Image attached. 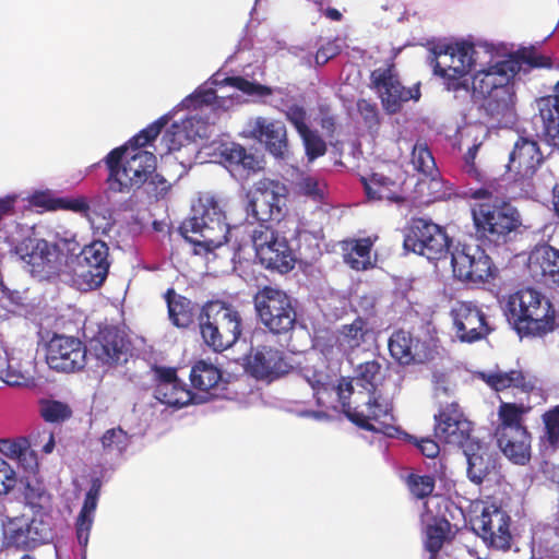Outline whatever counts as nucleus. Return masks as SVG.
I'll return each mask as SVG.
<instances>
[{
  "label": "nucleus",
  "instance_id": "nucleus-1",
  "mask_svg": "<svg viewBox=\"0 0 559 559\" xmlns=\"http://www.w3.org/2000/svg\"><path fill=\"white\" fill-rule=\"evenodd\" d=\"M550 57L538 53L534 46L522 47L498 61L475 72L472 91L483 98L479 111L492 127L504 128L516 120L514 76L532 68H551Z\"/></svg>",
  "mask_w": 559,
  "mask_h": 559
},
{
  "label": "nucleus",
  "instance_id": "nucleus-2",
  "mask_svg": "<svg viewBox=\"0 0 559 559\" xmlns=\"http://www.w3.org/2000/svg\"><path fill=\"white\" fill-rule=\"evenodd\" d=\"M168 118L160 117L135 134L126 145L111 150L104 158L108 170L107 185L112 192L129 193L141 188L156 169V156L143 150L154 141Z\"/></svg>",
  "mask_w": 559,
  "mask_h": 559
},
{
  "label": "nucleus",
  "instance_id": "nucleus-3",
  "mask_svg": "<svg viewBox=\"0 0 559 559\" xmlns=\"http://www.w3.org/2000/svg\"><path fill=\"white\" fill-rule=\"evenodd\" d=\"M472 218L478 239L489 247L511 242L522 227V215L511 201L496 193L492 185L472 190Z\"/></svg>",
  "mask_w": 559,
  "mask_h": 559
},
{
  "label": "nucleus",
  "instance_id": "nucleus-4",
  "mask_svg": "<svg viewBox=\"0 0 559 559\" xmlns=\"http://www.w3.org/2000/svg\"><path fill=\"white\" fill-rule=\"evenodd\" d=\"M192 212L179 230L194 246L195 254H207L228 241L229 224L223 199L209 192L200 193Z\"/></svg>",
  "mask_w": 559,
  "mask_h": 559
},
{
  "label": "nucleus",
  "instance_id": "nucleus-5",
  "mask_svg": "<svg viewBox=\"0 0 559 559\" xmlns=\"http://www.w3.org/2000/svg\"><path fill=\"white\" fill-rule=\"evenodd\" d=\"M509 321L520 337H542L554 331L556 310L540 292L526 287L509 296Z\"/></svg>",
  "mask_w": 559,
  "mask_h": 559
},
{
  "label": "nucleus",
  "instance_id": "nucleus-6",
  "mask_svg": "<svg viewBox=\"0 0 559 559\" xmlns=\"http://www.w3.org/2000/svg\"><path fill=\"white\" fill-rule=\"evenodd\" d=\"M198 321L204 343L217 353L231 347L242 333L240 312L223 300L205 302L200 310Z\"/></svg>",
  "mask_w": 559,
  "mask_h": 559
},
{
  "label": "nucleus",
  "instance_id": "nucleus-7",
  "mask_svg": "<svg viewBox=\"0 0 559 559\" xmlns=\"http://www.w3.org/2000/svg\"><path fill=\"white\" fill-rule=\"evenodd\" d=\"M253 306L261 324L271 334L290 335L298 322L297 301L285 290L265 285L253 296Z\"/></svg>",
  "mask_w": 559,
  "mask_h": 559
},
{
  "label": "nucleus",
  "instance_id": "nucleus-8",
  "mask_svg": "<svg viewBox=\"0 0 559 559\" xmlns=\"http://www.w3.org/2000/svg\"><path fill=\"white\" fill-rule=\"evenodd\" d=\"M346 417L357 427L394 437L399 432L392 403L377 393L358 392L353 404H346Z\"/></svg>",
  "mask_w": 559,
  "mask_h": 559
},
{
  "label": "nucleus",
  "instance_id": "nucleus-9",
  "mask_svg": "<svg viewBox=\"0 0 559 559\" xmlns=\"http://www.w3.org/2000/svg\"><path fill=\"white\" fill-rule=\"evenodd\" d=\"M288 189L278 180L262 178L248 191L246 212L260 224L280 222L284 216Z\"/></svg>",
  "mask_w": 559,
  "mask_h": 559
},
{
  "label": "nucleus",
  "instance_id": "nucleus-10",
  "mask_svg": "<svg viewBox=\"0 0 559 559\" xmlns=\"http://www.w3.org/2000/svg\"><path fill=\"white\" fill-rule=\"evenodd\" d=\"M255 255L271 271L286 274L295 267V254L284 236L272 224H259L251 233Z\"/></svg>",
  "mask_w": 559,
  "mask_h": 559
},
{
  "label": "nucleus",
  "instance_id": "nucleus-11",
  "mask_svg": "<svg viewBox=\"0 0 559 559\" xmlns=\"http://www.w3.org/2000/svg\"><path fill=\"white\" fill-rule=\"evenodd\" d=\"M545 159L536 140L520 135L514 142L507 164V174L512 185L521 192H532L535 188L534 177Z\"/></svg>",
  "mask_w": 559,
  "mask_h": 559
},
{
  "label": "nucleus",
  "instance_id": "nucleus-12",
  "mask_svg": "<svg viewBox=\"0 0 559 559\" xmlns=\"http://www.w3.org/2000/svg\"><path fill=\"white\" fill-rule=\"evenodd\" d=\"M453 276L472 284H484L497 276L498 270L491 258L477 245L459 242L451 251Z\"/></svg>",
  "mask_w": 559,
  "mask_h": 559
},
{
  "label": "nucleus",
  "instance_id": "nucleus-13",
  "mask_svg": "<svg viewBox=\"0 0 559 559\" xmlns=\"http://www.w3.org/2000/svg\"><path fill=\"white\" fill-rule=\"evenodd\" d=\"M370 87L379 94L384 110L391 115L399 112L404 103L418 100L421 95L418 84L412 87L402 84L393 59L371 71Z\"/></svg>",
  "mask_w": 559,
  "mask_h": 559
},
{
  "label": "nucleus",
  "instance_id": "nucleus-14",
  "mask_svg": "<svg viewBox=\"0 0 559 559\" xmlns=\"http://www.w3.org/2000/svg\"><path fill=\"white\" fill-rule=\"evenodd\" d=\"M451 246L445 229L438 224L421 218H413L404 237V247L428 260L444 258Z\"/></svg>",
  "mask_w": 559,
  "mask_h": 559
},
{
  "label": "nucleus",
  "instance_id": "nucleus-15",
  "mask_svg": "<svg viewBox=\"0 0 559 559\" xmlns=\"http://www.w3.org/2000/svg\"><path fill=\"white\" fill-rule=\"evenodd\" d=\"M435 418V437L444 443L464 448L472 440L473 423L465 416L456 401L440 404Z\"/></svg>",
  "mask_w": 559,
  "mask_h": 559
},
{
  "label": "nucleus",
  "instance_id": "nucleus-16",
  "mask_svg": "<svg viewBox=\"0 0 559 559\" xmlns=\"http://www.w3.org/2000/svg\"><path fill=\"white\" fill-rule=\"evenodd\" d=\"M294 369L292 359L284 350L271 345L251 348L246 359V370L257 380L274 381Z\"/></svg>",
  "mask_w": 559,
  "mask_h": 559
},
{
  "label": "nucleus",
  "instance_id": "nucleus-17",
  "mask_svg": "<svg viewBox=\"0 0 559 559\" xmlns=\"http://www.w3.org/2000/svg\"><path fill=\"white\" fill-rule=\"evenodd\" d=\"M48 366L61 372L82 370L86 362V347L74 336L53 334L46 345Z\"/></svg>",
  "mask_w": 559,
  "mask_h": 559
},
{
  "label": "nucleus",
  "instance_id": "nucleus-18",
  "mask_svg": "<svg viewBox=\"0 0 559 559\" xmlns=\"http://www.w3.org/2000/svg\"><path fill=\"white\" fill-rule=\"evenodd\" d=\"M450 316L455 336L463 343L478 342L491 332L486 313L474 301H456L451 308Z\"/></svg>",
  "mask_w": 559,
  "mask_h": 559
},
{
  "label": "nucleus",
  "instance_id": "nucleus-19",
  "mask_svg": "<svg viewBox=\"0 0 559 559\" xmlns=\"http://www.w3.org/2000/svg\"><path fill=\"white\" fill-rule=\"evenodd\" d=\"M429 63L433 67L436 75L453 73L468 74L474 68L475 53L474 45L471 43H461L455 45L435 44L429 49Z\"/></svg>",
  "mask_w": 559,
  "mask_h": 559
},
{
  "label": "nucleus",
  "instance_id": "nucleus-20",
  "mask_svg": "<svg viewBox=\"0 0 559 559\" xmlns=\"http://www.w3.org/2000/svg\"><path fill=\"white\" fill-rule=\"evenodd\" d=\"M108 257L109 248L102 240H95L81 250L75 272L88 289L100 287L107 278L110 266Z\"/></svg>",
  "mask_w": 559,
  "mask_h": 559
},
{
  "label": "nucleus",
  "instance_id": "nucleus-21",
  "mask_svg": "<svg viewBox=\"0 0 559 559\" xmlns=\"http://www.w3.org/2000/svg\"><path fill=\"white\" fill-rule=\"evenodd\" d=\"M4 537L8 547L33 550L51 538V528L40 519L14 518L9 521Z\"/></svg>",
  "mask_w": 559,
  "mask_h": 559
},
{
  "label": "nucleus",
  "instance_id": "nucleus-22",
  "mask_svg": "<svg viewBox=\"0 0 559 559\" xmlns=\"http://www.w3.org/2000/svg\"><path fill=\"white\" fill-rule=\"evenodd\" d=\"M472 524L474 531L492 547L503 550L511 547L510 516L501 508L493 504L485 507Z\"/></svg>",
  "mask_w": 559,
  "mask_h": 559
},
{
  "label": "nucleus",
  "instance_id": "nucleus-23",
  "mask_svg": "<svg viewBox=\"0 0 559 559\" xmlns=\"http://www.w3.org/2000/svg\"><path fill=\"white\" fill-rule=\"evenodd\" d=\"M128 340L126 335L112 325L99 329L91 340V354L104 367H114L128 360Z\"/></svg>",
  "mask_w": 559,
  "mask_h": 559
},
{
  "label": "nucleus",
  "instance_id": "nucleus-24",
  "mask_svg": "<svg viewBox=\"0 0 559 559\" xmlns=\"http://www.w3.org/2000/svg\"><path fill=\"white\" fill-rule=\"evenodd\" d=\"M466 456V476L468 480L480 486L500 475L498 455L478 441H471L463 448Z\"/></svg>",
  "mask_w": 559,
  "mask_h": 559
},
{
  "label": "nucleus",
  "instance_id": "nucleus-25",
  "mask_svg": "<svg viewBox=\"0 0 559 559\" xmlns=\"http://www.w3.org/2000/svg\"><path fill=\"white\" fill-rule=\"evenodd\" d=\"M250 136L264 144L266 151L276 158H283L288 151L287 130L278 120L257 117L249 121Z\"/></svg>",
  "mask_w": 559,
  "mask_h": 559
},
{
  "label": "nucleus",
  "instance_id": "nucleus-26",
  "mask_svg": "<svg viewBox=\"0 0 559 559\" xmlns=\"http://www.w3.org/2000/svg\"><path fill=\"white\" fill-rule=\"evenodd\" d=\"M527 269L536 281H548L559 286V249L543 243L530 253Z\"/></svg>",
  "mask_w": 559,
  "mask_h": 559
},
{
  "label": "nucleus",
  "instance_id": "nucleus-27",
  "mask_svg": "<svg viewBox=\"0 0 559 559\" xmlns=\"http://www.w3.org/2000/svg\"><path fill=\"white\" fill-rule=\"evenodd\" d=\"M15 253L24 263L43 271L57 258L58 247L45 239L26 237L15 246Z\"/></svg>",
  "mask_w": 559,
  "mask_h": 559
},
{
  "label": "nucleus",
  "instance_id": "nucleus-28",
  "mask_svg": "<svg viewBox=\"0 0 559 559\" xmlns=\"http://www.w3.org/2000/svg\"><path fill=\"white\" fill-rule=\"evenodd\" d=\"M498 445L513 463L525 465L531 459V433L527 428L500 432Z\"/></svg>",
  "mask_w": 559,
  "mask_h": 559
},
{
  "label": "nucleus",
  "instance_id": "nucleus-29",
  "mask_svg": "<svg viewBox=\"0 0 559 559\" xmlns=\"http://www.w3.org/2000/svg\"><path fill=\"white\" fill-rule=\"evenodd\" d=\"M481 379L492 390L499 392L509 388L520 389L524 393H530L536 388L534 377L527 376L522 370L495 371L481 373Z\"/></svg>",
  "mask_w": 559,
  "mask_h": 559
},
{
  "label": "nucleus",
  "instance_id": "nucleus-30",
  "mask_svg": "<svg viewBox=\"0 0 559 559\" xmlns=\"http://www.w3.org/2000/svg\"><path fill=\"white\" fill-rule=\"evenodd\" d=\"M354 388L350 381L343 380L337 385L332 384L330 381L320 390L313 393L317 405L326 411L337 409L341 404L343 413L346 415V404L352 405L355 396Z\"/></svg>",
  "mask_w": 559,
  "mask_h": 559
},
{
  "label": "nucleus",
  "instance_id": "nucleus-31",
  "mask_svg": "<svg viewBox=\"0 0 559 559\" xmlns=\"http://www.w3.org/2000/svg\"><path fill=\"white\" fill-rule=\"evenodd\" d=\"M421 522L426 524L425 547L436 556L443 547L451 532V524L444 516H433L429 509L428 502H424V512L420 515Z\"/></svg>",
  "mask_w": 559,
  "mask_h": 559
},
{
  "label": "nucleus",
  "instance_id": "nucleus-32",
  "mask_svg": "<svg viewBox=\"0 0 559 559\" xmlns=\"http://www.w3.org/2000/svg\"><path fill=\"white\" fill-rule=\"evenodd\" d=\"M361 182L366 197L370 201L400 202L403 200L400 195V183L383 174L373 173L368 177H362Z\"/></svg>",
  "mask_w": 559,
  "mask_h": 559
},
{
  "label": "nucleus",
  "instance_id": "nucleus-33",
  "mask_svg": "<svg viewBox=\"0 0 559 559\" xmlns=\"http://www.w3.org/2000/svg\"><path fill=\"white\" fill-rule=\"evenodd\" d=\"M373 241L370 237L349 239L343 242L344 262L354 271H367L374 266L371 260Z\"/></svg>",
  "mask_w": 559,
  "mask_h": 559
},
{
  "label": "nucleus",
  "instance_id": "nucleus-34",
  "mask_svg": "<svg viewBox=\"0 0 559 559\" xmlns=\"http://www.w3.org/2000/svg\"><path fill=\"white\" fill-rule=\"evenodd\" d=\"M417 192L420 202L430 204L439 201H445L455 195L453 185L444 180L439 173L437 175L424 176L417 182Z\"/></svg>",
  "mask_w": 559,
  "mask_h": 559
},
{
  "label": "nucleus",
  "instance_id": "nucleus-35",
  "mask_svg": "<svg viewBox=\"0 0 559 559\" xmlns=\"http://www.w3.org/2000/svg\"><path fill=\"white\" fill-rule=\"evenodd\" d=\"M418 340H416L411 332L403 329L396 330L392 333L388 342L390 355L403 366L419 362L420 359L416 358V353L414 352Z\"/></svg>",
  "mask_w": 559,
  "mask_h": 559
},
{
  "label": "nucleus",
  "instance_id": "nucleus-36",
  "mask_svg": "<svg viewBox=\"0 0 559 559\" xmlns=\"http://www.w3.org/2000/svg\"><path fill=\"white\" fill-rule=\"evenodd\" d=\"M164 297L171 323L177 328H188L193 322L194 304L189 298L177 294L173 287L166 290Z\"/></svg>",
  "mask_w": 559,
  "mask_h": 559
},
{
  "label": "nucleus",
  "instance_id": "nucleus-37",
  "mask_svg": "<svg viewBox=\"0 0 559 559\" xmlns=\"http://www.w3.org/2000/svg\"><path fill=\"white\" fill-rule=\"evenodd\" d=\"M531 406L522 403L501 402L498 408L499 426L497 435L526 428L523 416L531 411Z\"/></svg>",
  "mask_w": 559,
  "mask_h": 559
},
{
  "label": "nucleus",
  "instance_id": "nucleus-38",
  "mask_svg": "<svg viewBox=\"0 0 559 559\" xmlns=\"http://www.w3.org/2000/svg\"><path fill=\"white\" fill-rule=\"evenodd\" d=\"M190 381L194 389L211 392L222 381V371L211 362L199 360L191 368Z\"/></svg>",
  "mask_w": 559,
  "mask_h": 559
},
{
  "label": "nucleus",
  "instance_id": "nucleus-39",
  "mask_svg": "<svg viewBox=\"0 0 559 559\" xmlns=\"http://www.w3.org/2000/svg\"><path fill=\"white\" fill-rule=\"evenodd\" d=\"M539 117L542 120L540 139L549 146L559 150V108H556L551 100L538 103Z\"/></svg>",
  "mask_w": 559,
  "mask_h": 559
},
{
  "label": "nucleus",
  "instance_id": "nucleus-40",
  "mask_svg": "<svg viewBox=\"0 0 559 559\" xmlns=\"http://www.w3.org/2000/svg\"><path fill=\"white\" fill-rule=\"evenodd\" d=\"M38 414L45 423L61 425L73 417V409L67 402L43 397L38 400Z\"/></svg>",
  "mask_w": 559,
  "mask_h": 559
},
{
  "label": "nucleus",
  "instance_id": "nucleus-41",
  "mask_svg": "<svg viewBox=\"0 0 559 559\" xmlns=\"http://www.w3.org/2000/svg\"><path fill=\"white\" fill-rule=\"evenodd\" d=\"M368 322L361 317H357L352 323L343 324L338 330L337 342L344 349L354 350L366 341L368 334Z\"/></svg>",
  "mask_w": 559,
  "mask_h": 559
},
{
  "label": "nucleus",
  "instance_id": "nucleus-42",
  "mask_svg": "<svg viewBox=\"0 0 559 559\" xmlns=\"http://www.w3.org/2000/svg\"><path fill=\"white\" fill-rule=\"evenodd\" d=\"M154 396L160 403L176 408L187 406L194 400V393L183 385L180 380L166 388L155 389Z\"/></svg>",
  "mask_w": 559,
  "mask_h": 559
},
{
  "label": "nucleus",
  "instance_id": "nucleus-43",
  "mask_svg": "<svg viewBox=\"0 0 559 559\" xmlns=\"http://www.w3.org/2000/svg\"><path fill=\"white\" fill-rule=\"evenodd\" d=\"M225 160L233 167L248 173H255L261 169L260 159L248 152L242 145L233 143L223 153Z\"/></svg>",
  "mask_w": 559,
  "mask_h": 559
},
{
  "label": "nucleus",
  "instance_id": "nucleus-44",
  "mask_svg": "<svg viewBox=\"0 0 559 559\" xmlns=\"http://www.w3.org/2000/svg\"><path fill=\"white\" fill-rule=\"evenodd\" d=\"M411 163L423 176L437 175L435 157L426 142L417 141L412 150Z\"/></svg>",
  "mask_w": 559,
  "mask_h": 559
},
{
  "label": "nucleus",
  "instance_id": "nucleus-45",
  "mask_svg": "<svg viewBox=\"0 0 559 559\" xmlns=\"http://www.w3.org/2000/svg\"><path fill=\"white\" fill-rule=\"evenodd\" d=\"M295 193L298 197H302L317 204H321L325 199L326 185L324 181L319 180L316 177L305 176L295 183Z\"/></svg>",
  "mask_w": 559,
  "mask_h": 559
},
{
  "label": "nucleus",
  "instance_id": "nucleus-46",
  "mask_svg": "<svg viewBox=\"0 0 559 559\" xmlns=\"http://www.w3.org/2000/svg\"><path fill=\"white\" fill-rule=\"evenodd\" d=\"M381 365L377 360L365 361L356 368V381L366 388V393H376L380 380Z\"/></svg>",
  "mask_w": 559,
  "mask_h": 559
},
{
  "label": "nucleus",
  "instance_id": "nucleus-47",
  "mask_svg": "<svg viewBox=\"0 0 559 559\" xmlns=\"http://www.w3.org/2000/svg\"><path fill=\"white\" fill-rule=\"evenodd\" d=\"M406 485L409 492L416 499H426L428 498L435 490L436 479L432 475H419L415 473H411L406 477Z\"/></svg>",
  "mask_w": 559,
  "mask_h": 559
},
{
  "label": "nucleus",
  "instance_id": "nucleus-48",
  "mask_svg": "<svg viewBox=\"0 0 559 559\" xmlns=\"http://www.w3.org/2000/svg\"><path fill=\"white\" fill-rule=\"evenodd\" d=\"M222 83L233 86L249 96L266 97L273 94V90L270 86L251 82L243 76H227Z\"/></svg>",
  "mask_w": 559,
  "mask_h": 559
},
{
  "label": "nucleus",
  "instance_id": "nucleus-49",
  "mask_svg": "<svg viewBox=\"0 0 559 559\" xmlns=\"http://www.w3.org/2000/svg\"><path fill=\"white\" fill-rule=\"evenodd\" d=\"M103 450L111 453H122L129 445L130 437L121 427L110 428L100 437Z\"/></svg>",
  "mask_w": 559,
  "mask_h": 559
},
{
  "label": "nucleus",
  "instance_id": "nucleus-50",
  "mask_svg": "<svg viewBox=\"0 0 559 559\" xmlns=\"http://www.w3.org/2000/svg\"><path fill=\"white\" fill-rule=\"evenodd\" d=\"M300 138L309 162H313L326 153V143L317 131L308 129L306 132L300 134Z\"/></svg>",
  "mask_w": 559,
  "mask_h": 559
},
{
  "label": "nucleus",
  "instance_id": "nucleus-51",
  "mask_svg": "<svg viewBox=\"0 0 559 559\" xmlns=\"http://www.w3.org/2000/svg\"><path fill=\"white\" fill-rule=\"evenodd\" d=\"M356 106L366 128L370 131H378L381 123L378 105L370 99L360 98Z\"/></svg>",
  "mask_w": 559,
  "mask_h": 559
},
{
  "label": "nucleus",
  "instance_id": "nucleus-52",
  "mask_svg": "<svg viewBox=\"0 0 559 559\" xmlns=\"http://www.w3.org/2000/svg\"><path fill=\"white\" fill-rule=\"evenodd\" d=\"M545 426V438L556 450L559 447V405L548 409L542 416Z\"/></svg>",
  "mask_w": 559,
  "mask_h": 559
},
{
  "label": "nucleus",
  "instance_id": "nucleus-53",
  "mask_svg": "<svg viewBox=\"0 0 559 559\" xmlns=\"http://www.w3.org/2000/svg\"><path fill=\"white\" fill-rule=\"evenodd\" d=\"M481 146V143H475L471 147H468L467 152L464 154V171L472 179L483 182L486 180V174L483 169H480L476 163V156Z\"/></svg>",
  "mask_w": 559,
  "mask_h": 559
},
{
  "label": "nucleus",
  "instance_id": "nucleus-54",
  "mask_svg": "<svg viewBox=\"0 0 559 559\" xmlns=\"http://www.w3.org/2000/svg\"><path fill=\"white\" fill-rule=\"evenodd\" d=\"M286 119L294 126L298 134L306 132L309 128L306 109L298 104H293L284 111Z\"/></svg>",
  "mask_w": 559,
  "mask_h": 559
},
{
  "label": "nucleus",
  "instance_id": "nucleus-55",
  "mask_svg": "<svg viewBox=\"0 0 559 559\" xmlns=\"http://www.w3.org/2000/svg\"><path fill=\"white\" fill-rule=\"evenodd\" d=\"M0 379L9 385L17 386L24 383L25 376L21 370L11 366L7 357L0 356Z\"/></svg>",
  "mask_w": 559,
  "mask_h": 559
},
{
  "label": "nucleus",
  "instance_id": "nucleus-56",
  "mask_svg": "<svg viewBox=\"0 0 559 559\" xmlns=\"http://www.w3.org/2000/svg\"><path fill=\"white\" fill-rule=\"evenodd\" d=\"M59 202V210L71 211L84 217L90 216L91 206L87 198L84 195L75 198H60Z\"/></svg>",
  "mask_w": 559,
  "mask_h": 559
},
{
  "label": "nucleus",
  "instance_id": "nucleus-57",
  "mask_svg": "<svg viewBox=\"0 0 559 559\" xmlns=\"http://www.w3.org/2000/svg\"><path fill=\"white\" fill-rule=\"evenodd\" d=\"M216 99V93L212 88L207 90H197L191 95L187 96L182 104L185 107L190 108L193 107L194 109L202 107L204 105H211Z\"/></svg>",
  "mask_w": 559,
  "mask_h": 559
},
{
  "label": "nucleus",
  "instance_id": "nucleus-58",
  "mask_svg": "<svg viewBox=\"0 0 559 559\" xmlns=\"http://www.w3.org/2000/svg\"><path fill=\"white\" fill-rule=\"evenodd\" d=\"M16 472L0 457V495L9 493L16 485Z\"/></svg>",
  "mask_w": 559,
  "mask_h": 559
},
{
  "label": "nucleus",
  "instance_id": "nucleus-59",
  "mask_svg": "<svg viewBox=\"0 0 559 559\" xmlns=\"http://www.w3.org/2000/svg\"><path fill=\"white\" fill-rule=\"evenodd\" d=\"M14 461L28 474H35L38 469L37 455L35 451L31 449L28 441Z\"/></svg>",
  "mask_w": 559,
  "mask_h": 559
},
{
  "label": "nucleus",
  "instance_id": "nucleus-60",
  "mask_svg": "<svg viewBox=\"0 0 559 559\" xmlns=\"http://www.w3.org/2000/svg\"><path fill=\"white\" fill-rule=\"evenodd\" d=\"M145 183L147 186V193L156 199L163 198L170 189L169 182L162 175L156 174L155 170L150 174Z\"/></svg>",
  "mask_w": 559,
  "mask_h": 559
},
{
  "label": "nucleus",
  "instance_id": "nucleus-61",
  "mask_svg": "<svg viewBox=\"0 0 559 559\" xmlns=\"http://www.w3.org/2000/svg\"><path fill=\"white\" fill-rule=\"evenodd\" d=\"M152 370L155 373V389L166 388L179 380L176 368L154 365Z\"/></svg>",
  "mask_w": 559,
  "mask_h": 559
},
{
  "label": "nucleus",
  "instance_id": "nucleus-62",
  "mask_svg": "<svg viewBox=\"0 0 559 559\" xmlns=\"http://www.w3.org/2000/svg\"><path fill=\"white\" fill-rule=\"evenodd\" d=\"M466 75L467 74H461V73L459 74V73H453L452 71H449L448 74L439 75V76L443 79V83L448 91L457 93L461 91L468 92L469 85H468V80H467Z\"/></svg>",
  "mask_w": 559,
  "mask_h": 559
},
{
  "label": "nucleus",
  "instance_id": "nucleus-63",
  "mask_svg": "<svg viewBox=\"0 0 559 559\" xmlns=\"http://www.w3.org/2000/svg\"><path fill=\"white\" fill-rule=\"evenodd\" d=\"M60 198L53 197L48 191L36 192L32 195L31 202L36 207H43L47 211L59 210Z\"/></svg>",
  "mask_w": 559,
  "mask_h": 559
},
{
  "label": "nucleus",
  "instance_id": "nucleus-64",
  "mask_svg": "<svg viewBox=\"0 0 559 559\" xmlns=\"http://www.w3.org/2000/svg\"><path fill=\"white\" fill-rule=\"evenodd\" d=\"M27 443V439H0V453L4 456L15 460L21 450Z\"/></svg>",
  "mask_w": 559,
  "mask_h": 559
}]
</instances>
